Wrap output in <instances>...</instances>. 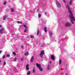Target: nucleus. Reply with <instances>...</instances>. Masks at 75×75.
<instances>
[{
	"label": "nucleus",
	"instance_id": "obj_1",
	"mask_svg": "<svg viewBox=\"0 0 75 75\" xmlns=\"http://www.w3.org/2000/svg\"><path fill=\"white\" fill-rule=\"evenodd\" d=\"M67 8H68L69 13L70 14L69 16V18H70V21L72 24H74V22L75 21V17H74V16H73L72 15V11L71 10V9H70L69 5H68L67 6Z\"/></svg>",
	"mask_w": 75,
	"mask_h": 75
},
{
	"label": "nucleus",
	"instance_id": "obj_2",
	"mask_svg": "<svg viewBox=\"0 0 75 75\" xmlns=\"http://www.w3.org/2000/svg\"><path fill=\"white\" fill-rule=\"evenodd\" d=\"M56 3L57 4V6L58 7L60 8L61 7V4L59 3V2L57 0H56Z\"/></svg>",
	"mask_w": 75,
	"mask_h": 75
},
{
	"label": "nucleus",
	"instance_id": "obj_3",
	"mask_svg": "<svg viewBox=\"0 0 75 75\" xmlns=\"http://www.w3.org/2000/svg\"><path fill=\"white\" fill-rule=\"evenodd\" d=\"M44 54V51H41V53L40 54V56L41 58L43 57V54Z\"/></svg>",
	"mask_w": 75,
	"mask_h": 75
},
{
	"label": "nucleus",
	"instance_id": "obj_4",
	"mask_svg": "<svg viewBox=\"0 0 75 75\" xmlns=\"http://www.w3.org/2000/svg\"><path fill=\"white\" fill-rule=\"evenodd\" d=\"M4 33V28H3L0 30V33L1 34H3Z\"/></svg>",
	"mask_w": 75,
	"mask_h": 75
},
{
	"label": "nucleus",
	"instance_id": "obj_5",
	"mask_svg": "<svg viewBox=\"0 0 75 75\" xmlns=\"http://www.w3.org/2000/svg\"><path fill=\"white\" fill-rule=\"evenodd\" d=\"M71 25V23L69 22H67L66 23V27H69V26H70Z\"/></svg>",
	"mask_w": 75,
	"mask_h": 75
},
{
	"label": "nucleus",
	"instance_id": "obj_6",
	"mask_svg": "<svg viewBox=\"0 0 75 75\" xmlns=\"http://www.w3.org/2000/svg\"><path fill=\"white\" fill-rule=\"evenodd\" d=\"M51 58L52 60H55V56L54 55L52 54L51 56Z\"/></svg>",
	"mask_w": 75,
	"mask_h": 75
},
{
	"label": "nucleus",
	"instance_id": "obj_7",
	"mask_svg": "<svg viewBox=\"0 0 75 75\" xmlns=\"http://www.w3.org/2000/svg\"><path fill=\"white\" fill-rule=\"evenodd\" d=\"M24 27L25 28V31H24V33L26 32L27 31V26L25 25H23Z\"/></svg>",
	"mask_w": 75,
	"mask_h": 75
},
{
	"label": "nucleus",
	"instance_id": "obj_8",
	"mask_svg": "<svg viewBox=\"0 0 75 75\" xmlns=\"http://www.w3.org/2000/svg\"><path fill=\"white\" fill-rule=\"evenodd\" d=\"M29 64H27L26 65V70H29Z\"/></svg>",
	"mask_w": 75,
	"mask_h": 75
},
{
	"label": "nucleus",
	"instance_id": "obj_9",
	"mask_svg": "<svg viewBox=\"0 0 75 75\" xmlns=\"http://www.w3.org/2000/svg\"><path fill=\"white\" fill-rule=\"evenodd\" d=\"M34 59V56H32L30 59V62H33V60Z\"/></svg>",
	"mask_w": 75,
	"mask_h": 75
},
{
	"label": "nucleus",
	"instance_id": "obj_10",
	"mask_svg": "<svg viewBox=\"0 0 75 75\" xmlns=\"http://www.w3.org/2000/svg\"><path fill=\"white\" fill-rule=\"evenodd\" d=\"M36 65H37V67H38L39 68L40 67H41V65H40V64H39L38 63Z\"/></svg>",
	"mask_w": 75,
	"mask_h": 75
},
{
	"label": "nucleus",
	"instance_id": "obj_11",
	"mask_svg": "<svg viewBox=\"0 0 75 75\" xmlns=\"http://www.w3.org/2000/svg\"><path fill=\"white\" fill-rule=\"evenodd\" d=\"M7 16H4L3 17V20H6V18H7Z\"/></svg>",
	"mask_w": 75,
	"mask_h": 75
},
{
	"label": "nucleus",
	"instance_id": "obj_12",
	"mask_svg": "<svg viewBox=\"0 0 75 75\" xmlns=\"http://www.w3.org/2000/svg\"><path fill=\"white\" fill-rule=\"evenodd\" d=\"M52 32H51L50 33H49V35L50 37H52Z\"/></svg>",
	"mask_w": 75,
	"mask_h": 75
},
{
	"label": "nucleus",
	"instance_id": "obj_13",
	"mask_svg": "<svg viewBox=\"0 0 75 75\" xmlns=\"http://www.w3.org/2000/svg\"><path fill=\"white\" fill-rule=\"evenodd\" d=\"M39 69L40 71H43V69L41 67H40L39 68Z\"/></svg>",
	"mask_w": 75,
	"mask_h": 75
},
{
	"label": "nucleus",
	"instance_id": "obj_14",
	"mask_svg": "<svg viewBox=\"0 0 75 75\" xmlns=\"http://www.w3.org/2000/svg\"><path fill=\"white\" fill-rule=\"evenodd\" d=\"M28 52H27L25 54V56H28Z\"/></svg>",
	"mask_w": 75,
	"mask_h": 75
},
{
	"label": "nucleus",
	"instance_id": "obj_15",
	"mask_svg": "<svg viewBox=\"0 0 75 75\" xmlns=\"http://www.w3.org/2000/svg\"><path fill=\"white\" fill-rule=\"evenodd\" d=\"M44 31L45 32H47V28L46 27H45L44 28Z\"/></svg>",
	"mask_w": 75,
	"mask_h": 75
},
{
	"label": "nucleus",
	"instance_id": "obj_16",
	"mask_svg": "<svg viewBox=\"0 0 75 75\" xmlns=\"http://www.w3.org/2000/svg\"><path fill=\"white\" fill-rule=\"evenodd\" d=\"M72 0H70L69 1V4H72Z\"/></svg>",
	"mask_w": 75,
	"mask_h": 75
},
{
	"label": "nucleus",
	"instance_id": "obj_17",
	"mask_svg": "<svg viewBox=\"0 0 75 75\" xmlns=\"http://www.w3.org/2000/svg\"><path fill=\"white\" fill-rule=\"evenodd\" d=\"M41 14H39L38 15V18H41Z\"/></svg>",
	"mask_w": 75,
	"mask_h": 75
},
{
	"label": "nucleus",
	"instance_id": "obj_18",
	"mask_svg": "<svg viewBox=\"0 0 75 75\" xmlns=\"http://www.w3.org/2000/svg\"><path fill=\"white\" fill-rule=\"evenodd\" d=\"M47 69H48V70H49V69H50V66L48 65L47 67Z\"/></svg>",
	"mask_w": 75,
	"mask_h": 75
},
{
	"label": "nucleus",
	"instance_id": "obj_19",
	"mask_svg": "<svg viewBox=\"0 0 75 75\" xmlns=\"http://www.w3.org/2000/svg\"><path fill=\"white\" fill-rule=\"evenodd\" d=\"M30 71H28V73H27V75H29L30 74Z\"/></svg>",
	"mask_w": 75,
	"mask_h": 75
},
{
	"label": "nucleus",
	"instance_id": "obj_20",
	"mask_svg": "<svg viewBox=\"0 0 75 75\" xmlns=\"http://www.w3.org/2000/svg\"><path fill=\"white\" fill-rule=\"evenodd\" d=\"M61 62H62L61 60L60 59L59 60V65H61Z\"/></svg>",
	"mask_w": 75,
	"mask_h": 75
},
{
	"label": "nucleus",
	"instance_id": "obj_21",
	"mask_svg": "<svg viewBox=\"0 0 75 75\" xmlns=\"http://www.w3.org/2000/svg\"><path fill=\"white\" fill-rule=\"evenodd\" d=\"M11 12H13V11H14V9L13 8H11Z\"/></svg>",
	"mask_w": 75,
	"mask_h": 75
},
{
	"label": "nucleus",
	"instance_id": "obj_22",
	"mask_svg": "<svg viewBox=\"0 0 75 75\" xmlns=\"http://www.w3.org/2000/svg\"><path fill=\"white\" fill-rule=\"evenodd\" d=\"M12 53L13 55H17L16 52H13Z\"/></svg>",
	"mask_w": 75,
	"mask_h": 75
},
{
	"label": "nucleus",
	"instance_id": "obj_23",
	"mask_svg": "<svg viewBox=\"0 0 75 75\" xmlns=\"http://www.w3.org/2000/svg\"><path fill=\"white\" fill-rule=\"evenodd\" d=\"M17 23H18V24H22V22H20L19 21H18L17 22Z\"/></svg>",
	"mask_w": 75,
	"mask_h": 75
},
{
	"label": "nucleus",
	"instance_id": "obj_24",
	"mask_svg": "<svg viewBox=\"0 0 75 75\" xmlns=\"http://www.w3.org/2000/svg\"><path fill=\"white\" fill-rule=\"evenodd\" d=\"M39 33H40V31H39V30H38L37 32V35H39Z\"/></svg>",
	"mask_w": 75,
	"mask_h": 75
},
{
	"label": "nucleus",
	"instance_id": "obj_25",
	"mask_svg": "<svg viewBox=\"0 0 75 75\" xmlns=\"http://www.w3.org/2000/svg\"><path fill=\"white\" fill-rule=\"evenodd\" d=\"M10 57V55L9 54H7L6 56V57Z\"/></svg>",
	"mask_w": 75,
	"mask_h": 75
},
{
	"label": "nucleus",
	"instance_id": "obj_26",
	"mask_svg": "<svg viewBox=\"0 0 75 75\" xmlns=\"http://www.w3.org/2000/svg\"><path fill=\"white\" fill-rule=\"evenodd\" d=\"M6 65V62H4V65L3 66H4V65Z\"/></svg>",
	"mask_w": 75,
	"mask_h": 75
},
{
	"label": "nucleus",
	"instance_id": "obj_27",
	"mask_svg": "<svg viewBox=\"0 0 75 75\" xmlns=\"http://www.w3.org/2000/svg\"><path fill=\"white\" fill-rule=\"evenodd\" d=\"M35 69H33V73H35Z\"/></svg>",
	"mask_w": 75,
	"mask_h": 75
},
{
	"label": "nucleus",
	"instance_id": "obj_28",
	"mask_svg": "<svg viewBox=\"0 0 75 75\" xmlns=\"http://www.w3.org/2000/svg\"><path fill=\"white\" fill-rule=\"evenodd\" d=\"M5 57H6V56H5V55H3V59H4V58H5Z\"/></svg>",
	"mask_w": 75,
	"mask_h": 75
},
{
	"label": "nucleus",
	"instance_id": "obj_29",
	"mask_svg": "<svg viewBox=\"0 0 75 75\" xmlns=\"http://www.w3.org/2000/svg\"><path fill=\"white\" fill-rule=\"evenodd\" d=\"M17 59V58H15L14 59V61L16 62V60Z\"/></svg>",
	"mask_w": 75,
	"mask_h": 75
},
{
	"label": "nucleus",
	"instance_id": "obj_30",
	"mask_svg": "<svg viewBox=\"0 0 75 75\" xmlns=\"http://www.w3.org/2000/svg\"><path fill=\"white\" fill-rule=\"evenodd\" d=\"M31 38H34V37L33 36L31 35L30 36Z\"/></svg>",
	"mask_w": 75,
	"mask_h": 75
},
{
	"label": "nucleus",
	"instance_id": "obj_31",
	"mask_svg": "<svg viewBox=\"0 0 75 75\" xmlns=\"http://www.w3.org/2000/svg\"><path fill=\"white\" fill-rule=\"evenodd\" d=\"M6 4V1H5L4 3V5H5Z\"/></svg>",
	"mask_w": 75,
	"mask_h": 75
},
{
	"label": "nucleus",
	"instance_id": "obj_32",
	"mask_svg": "<svg viewBox=\"0 0 75 75\" xmlns=\"http://www.w3.org/2000/svg\"><path fill=\"white\" fill-rule=\"evenodd\" d=\"M6 11L7 12H8L9 11V10H8V9H6Z\"/></svg>",
	"mask_w": 75,
	"mask_h": 75
},
{
	"label": "nucleus",
	"instance_id": "obj_33",
	"mask_svg": "<svg viewBox=\"0 0 75 75\" xmlns=\"http://www.w3.org/2000/svg\"><path fill=\"white\" fill-rule=\"evenodd\" d=\"M63 1L64 3H65L66 1H65V0H63Z\"/></svg>",
	"mask_w": 75,
	"mask_h": 75
},
{
	"label": "nucleus",
	"instance_id": "obj_34",
	"mask_svg": "<svg viewBox=\"0 0 75 75\" xmlns=\"http://www.w3.org/2000/svg\"><path fill=\"white\" fill-rule=\"evenodd\" d=\"M2 51L1 50L0 51V54H1V53Z\"/></svg>",
	"mask_w": 75,
	"mask_h": 75
},
{
	"label": "nucleus",
	"instance_id": "obj_35",
	"mask_svg": "<svg viewBox=\"0 0 75 75\" xmlns=\"http://www.w3.org/2000/svg\"><path fill=\"white\" fill-rule=\"evenodd\" d=\"M47 14V12H45V15H46V14Z\"/></svg>",
	"mask_w": 75,
	"mask_h": 75
},
{
	"label": "nucleus",
	"instance_id": "obj_36",
	"mask_svg": "<svg viewBox=\"0 0 75 75\" xmlns=\"http://www.w3.org/2000/svg\"><path fill=\"white\" fill-rule=\"evenodd\" d=\"M52 62V61H51L50 62V64H51Z\"/></svg>",
	"mask_w": 75,
	"mask_h": 75
},
{
	"label": "nucleus",
	"instance_id": "obj_37",
	"mask_svg": "<svg viewBox=\"0 0 75 75\" xmlns=\"http://www.w3.org/2000/svg\"><path fill=\"white\" fill-rule=\"evenodd\" d=\"M39 9H38L37 10V11H39Z\"/></svg>",
	"mask_w": 75,
	"mask_h": 75
},
{
	"label": "nucleus",
	"instance_id": "obj_38",
	"mask_svg": "<svg viewBox=\"0 0 75 75\" xmlns=\"http://www.w3.org/2000/svg\"><path fill=\"white\" fill-rule=\"evenodd\" d=\"M21 47L22 48H23V46H22Z\"/></svg>",
	"mask_w": 75,
	"mask_h": 75
},
{
	"label": "nucleus",
	"instance_id": "obj_39",
	"mask_svg": "<svg viewBox=\"0 0 75 75\" xmlns=\"http://www.w3.org/2000/svg\"><path fill=\"white\" fill-rule=\"evenodd\" d=\"M1 25H0V28H1Z\"/></svg>",
	"mask_w": 75,
	"mask_h": 75
},
{
	"label": "nucleus",
	"instance_id": "obj_40",
	"mask_svg": "<svg viewBox=\"0 0 75 75\" xmlns=\"http://www.w3.org/2000/svg\"><path fill=\"white\" fill-rule=\"evenodd\" d=\"M21 61H23V58H21Z\"/></svg>",
	"mask_w": 75,
	"mask_h": 75
},
{
	"label": "nucleus",
	"instance_id": "obj_41",
	"mask_svg": "<svg viewBox=\"0 0 75 75\" xmlns=\"http://www.w3.org/2000/svg\"><path fill=\"white\" fill-rule=\"evenodd\" d=\"M1 62V60H0V62Z\"/></svg>",
	"mask_w": 75,
	"mask_h": 75
},
{
	"label": "nucleus",
	"instance_id": "obj_42",
	"mask_svg": "<svg viewBox=\"0 0 75 75\" xmlns=\"http://www.w3.org/2000/svg\"><path fill=\"white\" fill-rule=\"evenodd\" d=\"M42 47H44V46L42 45Z\"/></svg>",
	"mask_w": 75,
	"mask_h": 75
},
{
	"label": "nucleus",
	"instance_id": "obj_43",
	"mask_svg": "<svg viewBox=\"0 0 75 75\" xmlns=\"http://www.w3.org/2000/svg\"><path fill=\"white\" fill-rule=\"evenodd\" d=\"M65 75H67V74H66Z\"/></svg>",
	"mask_w": 75,
	"mask_h": 75
}]
</instances>
